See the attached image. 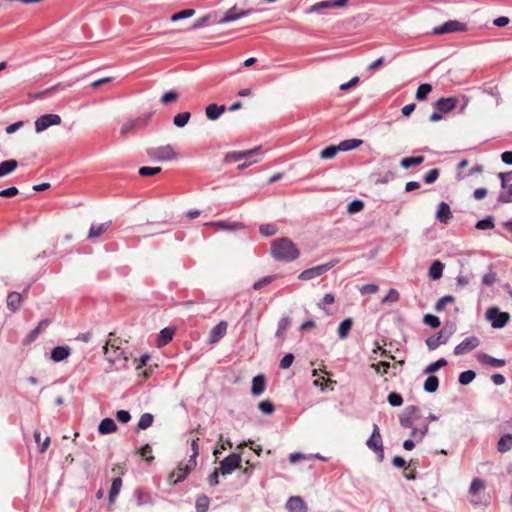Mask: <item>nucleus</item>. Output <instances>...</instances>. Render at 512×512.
I'll use <instances>...</instances> for the list:
<instances>
[{
  "label": "nucleus",
  "mask_w": 512,
  "mask_h": 512,
  "mask_svg": "<svg viewBox=\"0 0 512 512\" xmlns=\"http://www.w3.org/2000/svg\"><path fill=\"white\" fill-rule=\"evenodd\" d=\"M338 262H339L338 259H333V260L329 261L328 263L305 269L299 274L298 278L303 281L317 278V277L323 275L324 273H326L327 271H329Z\"/></svg>",
  "instance_id": "20e7f679"
},
{
  "label": "nucleus",
  "mask_w": 512,
  "mask_h": 512,
  "mask_svg": "<svg viewBox=\"0 0 512 512\" xmlns=\"http://www.w3.org/2000/svg\"><path fill=\"white\" fill-rule=\"evenodd\" d=\"M362 143H363V141L360 139H347V140L341 141L339 143V145H337V149H339V151H350V150L356 149Z\"/></svg>",
  "instance_id": "72a5a7b5"
},
{
  "label": "nucleus",
  "mask_w": 512,
  "mask_h": 512,
  "mask_svg": "<svg viewBox=\"0 0 512 512\" xmlns=\"http://www.w3.org/2000/svg\"><path fill=\"white\" fill-rule=\"evenodd\" d=\"M503 192L498 195V202L500 203H512V183H506L505 187H501Z\"/></svg>",
  "instance_id": "58836bf2"
},
{
  "label": "nucleus",
  "mask_w": 512,
  "mask_h": 512,
  "mask_svg": "<svg viewBox=\"0 0 512 512\" xmlns=\"http://www.w3.org/2000/svg\"><path fill=\"white\" fill-rule=\"evenodd\" d=\"M338 151L337 146H328L321 151L320 158L325 160L332 159L336 156Z\"/></svg>",
  "instance_id": "de8ad7c7"
},
{
  "label": "nucleus",
  "mask_w": 512,
  "mask_h": 512,
  "mask_svg": "<svg viewBox=\"0 0 512 512\" xmlns=\"http://www.w3.org/2000/svg\"><path fill=\"white\" fill-rule=\"evenodd\" d=\"M242 461L240 454L232 453L226 456L221 462L219 466V471L222 475L231 474L234 470H236Z\"/></svg>",
  "instance_id": "0eeeda50"
},
{
  "label": "nucleus",
  "mask_w": 512,
  "mask_h": 512,
  "mask_svg": "<svg viewBox=\"0 0 512 512\" xmlns=\"http://www.w3.org/2000/svg\"><path fill=\"white\" fill-rule=\"evenodd\" d=\"M477 358L481 363L495 367V368H499V367H502L505 365L504 359L495 358L486 353L478 354Z\"/></svg>",
  "instance_id": "b1692460"
},
{
  "label": "nucleus",
  "mask_w": 512,
  "mask_h": 512,
  "mask_svg": "<svg viewBox=\"0 0 512 512\" xmlns=\"http://www.w3.org/2000/svg\"><path fill=\"white\" fill-rule=\"evenodd\" d=\"M485 315L487 321H489L491 326L495 329L505 327L510 320V314L508 312H502L495 306L488 308Z\"/></svg>",
  "instance_id": "f03ea898"
},
{
  "label": "nucleus",
  "mask_w": 512,
  "mask_h": 512,
  "mask_svg": "<svg viewBox=\"0 0 512 512\" xmlns=\"http://www.w3.org/2000/svg\"><path fill=\"white\" fill-rule=\"evenodd\" d=\"M135 495L138 506L151 503V496L149 494L143 493L141 490H136Z\"/></svg>",
  "instance_id": "0e129e2a"
},
{
  "label": "nucleus",
  "mask_w": 512,
  "mask_h": 512,
  "mask_svg": "<svg viewBox=\"0 0 512 512\" xmlns=\"http://www.w3.org/2000/svg\"><path fill=\"white\" fill-rule=\"evenodd\" d=\"M228 324L225 321H220L212 328L209 334V343L215 344L227 333Z\"/></svg>",
  "instance_id": "f3484780"
},
{
  "label": "nucleus",
  "mask_w": 512,
  "mask_h": 512,
  "mask_svg": "<svg viewBox=\"0 0 512 512\" xmlns=\"http://www.w3.org/2000/svg\"><path fill=\"white\" fill-rule=\"evenodd\" d=\"M151 357L149 354L142 355L138 360H135L136 362V371L138 376H141L143 379H147L151 372L152 368H145L147 366V363L150 361Z\"/></svg>",
  "instance_id": "2eb2a0df"
},
{
  "label": "nucleus",
  "mask_w": 512,
  "mask_h": 512,
  "mask_svg": "<svg viewBox=\"0 0 512 512\" xmlns=\"http://www.w3.org/2000/svg\"><path fill=\"white\" fill-rule=\"evenodd\" d=\"M476 228L479 230H489L494 228L493 219L491 217H487L485 219L479 220L476 223Z\"/></svg>",
  "instance_id": "052dcab7"
},
{
  "label": "nucleus",
  "mask_w": 512,
  "mask_h": 512,
  "mask_svg": "<svg viewBox=\"0 0 512 512\" xmlns=\"http://www.w3.org/2000/svg\"><path fill=\"white\" fill-rule=\"evenodd\" d=\"M428 432V425L426 424L422 429H417L416 427L412 428L411 437L415 438L417 442L423 440L424 436Z\"/></svg>",
  "instance_id": "6e6d98bb"
},
{
  "label": "nucleus",
  "mask_w": 512,
  "mask_h": 512,
  "mask_svg": "<svg viewBox=\"0 0 512 512\" xmlns=\"http://www.w3.org/2000/svg\"><path fill=\"white\" fill-rule=\"evenodd\" d=\"M364 207V202L362 200H353L348 204L347 211L350 214H354L360 212Z\"/></svg>",
  "instance_id": "4d7b16f0"
},
{
  "label": "nucleus",
  "mask_w": 512,
  "mask_h": 512,
  "mask_svg": "<svg viewBox=\"0 0 512 512\" xmlns=\"http://www.w3.org/2000/svg\"><path fill=\"white\" fill-rule=\"evenodd\" d=\"M161 167H148V166H143V167H140L139 170H138V173L139 175L143 176V177H148V176H153V175H156L158 173L161 172Z\"/></svg>",
  "instance_id": "8fccbe9b"
},
{
  "label": "nucleus",
  "mask_w": 512,
  "mask_h": 512,
  "mask_svg": "<svg viewBox=\"0 0 512 512\" xmlns=\"http://www.w3.org/2000/svg\"><path fill=\"white\" fill-rule=\"evenodd\" d=\"M194 467L195 466H192V464L188 462V464L185 467H180L177 470L173 471L170 475V480L173 482V484H177L183 481L188 476L190 470Z\"/></svg>",
  "instance_id": "aec40b11"
},
{
  "label": "nucleus",
  "mask_w": 512,
  "mask_h": 512,
  "mask_svg": "<svg viewBox=\"0 0 512 512\" xmlns=\"http://www.w3.org/2000/svg\"><path fill=\"white\" fill-rule=\"evenodd\" d=\"M210 500L206 495L199 496L196 500V512H207Z\"/></svg>",
  "instance_id": "c03bdc74"
},
{
  "label": "nucleus",
  "mask_w": 512,
  "mask_h": 512,
  "mask_svg": "<svg viewBox=\"0 0 512 512\" xmlns=\"http://www.w3.org/2000/svg\"><path fill=\"white\" fill-rule=\"evenodd\" d=\"M260 148L255 147L253 149L245 150V151H233L229 152L225 155L224 161L226 163H233L241 160H248L251 157L258 154Z\"/></svg>",
  "instance_id": "ddd939ff"
},
{
  "label": "nucleus",
  "mask_w": 512,
  "mask_h": 512,
  "mask_svg": "<svg viewBox=\"0 0 512 512\" xmlns=\"http://www.w3.org/2000/svg\"><path fill=\"white\" fill-rule=\"evenodd\" d=\"M467 30L465 23L458 20H449L444 24L433 28V34L440 35L446 33L463 32Z\"/></svg>",
  "instance_id": "6e6552de"
},
{
  "label": "nucleus",
  "mask_w": 512,
  "mask_h": 512,
  "mask_svg": "<svg viewBox=\"0 0 512 512\" xmlns=\"http://www.w3.org/2000/svg\"><path fill=\"white\" fill-rule=\"evenodd\" d=\"M428 378L424 382V390L428 393H434L439 387V380L436 376L428 374Z\"/></svg>",
  "instance_id": "e433bc0d"
},
{
  "label": "nucleus",
  "mask_w": 512,
  "mask_h": 512,
  "mask_svg": "<svg viewBox=\"0 0 512 512\" xmlns=\"http://www.w3.org/2000/svg\"><path fill=\"white\" fill-rule=\"evenodd\" d=\"M116 429H117L116 423L111 418H104L98 426V431L102 435H106V434L115 432Z\"/></svg>",
  "instance_id": "c85d7f7f"
},
{
  "label": "nucleus",
  "mask_w": 512,
  "mask_h": 512,
  "mask_svg": "<svg viewBox=\"0 0 512 512\" xmlns=\"http://www.w3.org/2000/svg\"><path fill=\"white\" fill-rule=\"evenodd\" d=\"M71 354V350L67 346H56L51 351V359L54 362H60L68 358Z\"/></svg>",
  "instance_id": "4be33fe9"
},
{
  "label": "nucleus",
  "mask_w": 512,
  "mask_h": 512,
  "mask_svg": "<svg viewBox=\"0 0 512 512\" xmlns=\"http://www.w3.org/2000/svg\"><path fill=\"white\" fill-rule=\"evenodd\" d=\"M154 417L151 413H144L137 424L138 430H145L149 428L153 423Z\"/></svg>",
  "instance_id": "a19ab883"
},
{
  "label": "nucleus",
  "mask_w": 512,
  "mask_h": 512,
  "mask_svg": "<svg viewBox=\"0 0 512 512\" xmlns=\"http://www.w3.org/2000/svg\"><path fill=\"white\" fill-rule=\"evenodd\" d=\"M454 302V297L451 295H446L441 297L435 304V310L440 312L445 309L447 304H451Z\"/></svg>",
  "instance_id": "09e8293b"
},
{
  "label": "nucleus",
  "mask_w": 512,
  "mask_h": 512,
  "mask_svg": "<svg viewBox=\"0 0 512 512\" xmlns=\"http://www.w3.org/2000/svg\"><path fill=\"white\" fill-rule=\"evenodd\" d=\"M447 365V361L446 359L444 358H441L433 363H431L430 365H428L425 369H424V374H432L436 371H438L440 368L444 367Z\"/></svg>",
  "instance_id": "37998d69"
},
{
  "label": "nucleus",
  "mask_w": 512,
  "mask_h": 512,
  "mask_svg": "<svg viewBox=\"0 0 512 512\" xmlns=\"http://www.w3.org/2000/svg\"><path fill=\"white\" fill-rule=\"evenodd\" d=\"M452 217L453 215L450 206L445 202H441L436 213L437 220L440 223L447 224L452 219Z\"/></svg>",
  "instance_id": "6ab92c4d"
},
{
  "label": "nucleus",
  "mask_w": 512,
  "mask_h": 512,
  "mask_svg": "<svg viewBox=\"0 0 512 512\" xmlns=\"http://www.w3.org/2000/svg\"><path fill=\"white\" fill-rule=\"evenodd\" d=\"M178 99V93L175 91H167L161 97V103L168 105Z\"/></svg>",
  "instance_id": "13d9d810"
},
{
  "label": "nucleus",
  "mask_w": 512,
  "mask_h": 512,
  "mask_svg": "<svg viewBox=\"0 0 512 512\" xmlns=\"http://www.w3.org/2000/svg\"><path fill=\"white\" fill-rule=\"evenodd\" d=\"M485 483L480 478H475L472 480L470 488H469V494L473 497L471 499V503L474 505L482 504L483 501L481 497L478 495L480 491L484 490Z\"/></svg>",
  "instance_id": "4468645a"
},
{
  "label": "nucleus",
  "mask_w": 512,
  "mask_h": 512,
  "mask_svg": "<svg viewBox=\"0 0 512 512\" xmlns=\"http://www.w3.org/2000/svg\"><path fill=\"white\" fill-rule=\"evenodd\" d=\"M476 377V373L473 370H466L459 375V383L462 385L470 384Z\"/></svg>",
  "instance_id": "a18cd8bd"
},
{
  "label": "nucleus",
  "mask_w": 512,
  "mask_h": 512,
  "mask_svg": "<svg viewBox=\"0 0 512 512\" xmlns=\"http://www.w3.org/2000/svg\"><path fill=\"white\" fill-rule=\"evenodd\" d=\"M286 509L289 512H307L308 507L300 496H291L286 502Z\"/></svg>",
  "instance_id": "dca6fc26"
},
{
  "label": "nucleus",
  "mask_w": 512,
  "mask_h": 512,
  "mask_svg": "<svg viewBox=\"0 0 512 512\" xmlns=\"http://www.w3.org/2000/svg\"><path fill=\"white\" fill-rule=\"evenodd\" d=\"M388 403L393 407H399L403 404V398L402 396L397 392H391L388 395Z\"/></svg>",
  "instance_id": "5fc2aeb1"
},
{
  "label": "nucleus",
  "mask_w": 512,
  "mask_h": 512,
  "mask_svg": "<svg viewBox=\"0 0 512 512\" xmlns=\"http://www.w3.org/2000/svg\"><path fill=\"white\" fill-rule=\"evenodd\" d=\"M259 231L263 236L270 237L275 235L278 229L274 224H263L260 226Z\"/></svg>",
  "instance_id": "3c124183"
},
{
  "label": "nucleus",
  "mask_w": 512,
  "mask_h": 512,
  "mask_svg": "<svg viewBox=\"0 0 512 512\" xmlns=\"http://www.w3.org/2000/svg\"><path fill=\"white\" fill-rule=\"evenodd\" d=\"M18 166V162L14 159L5 160L0 163V177H4L12 173Z\"/></svg>",
  "instance_id": "473e14b6"
},
{
  "label": "nucleus",
  "mask_w": 512,
  "mask_h": 512,
  "mask_svg": "<svg viewBox=\"0 0 512 512\" xmlns=\"http://www.w3.org/2000/svg\"><path fill=\"white\" fill-rule=\"evenodd\" d=\"M113 473H118V475L112 480V484L109 490L108 500L109 504H113L115 502L116 497L118 496L121 488H122V478L121 475L124 474L123 467H115L112 469Z\"/></svg>",
  "instance_id": "9d476101"
},
{
  "label": "nucleus",
  "mask_w": 512,
  "mask_h": 512,
  "mask_svg": "<svg viewBox=\"0 0 512 512\" xmlns=\"http://www.w3.org/2000/svg\"><path fill=\"white\" fill-rule=\"evenodd\" d=\"M439 174H440V172H439V169H437V168H433V169L429 170L426 173V175L424 176L425 183H427V184L434 183L438 179Z\"/></svg>",
  "instance_id": "69168bd1"
},
{
  "label": "nucleus",
  "mask_w": 512,
  "mask_h": 512,
  "mask_svg": "<svg viewBox=\"0 0 512 512\" xmlns=\"http://www.w3.org/2000/svg\"><path fill=\"white\" fill-rule=\"evenodd\" d=\"M424 162V157L423 156H415V157H406V158H403L401 161H400V165L401 167H403L404 169H409L411 167H414V166H417V165H420Z\"/></svg>",
  "instance_id": "c9c22d12"
},
{
  "label": "nucleus",
  "mask_w": 512,
  "mask_h": 512,
  "mask_svg": "<svg viewBox=\"0 0 512 512\" xmlns=\"http://www.w3.org/2000/svg\"><path fill=\"white\" fill-rule=\"evenodd\" d=\"M431 91H432L431 84L424 83V84L419 85V87L416 91V99L419 101L425 100Z\"/></svg>",
  "instance_id": "79ce46f5"
},
{
  "label": "nucleus",
  "mask_w": 512,
  "mask_h": 512,
  "mask_svg": "<svg viewBox=\"0 0 512 512\" xmlns=\"http://www.w3.org/2000/svg\"><path fill=\"white\" fill-rule=\"evenodd\" d=\"M480 345V340L476 336H470L465 338L462 342H460L455 348H454V354L459 355H465L469 353L470 351L474 350Z\"/></svg>",
  "instance_id": "9b49d317"
},
{
  "label": "nucleus",
  "mask_w": 512,
  "mask_h": 512,
  "mask_svg": "<svg viewBox=\"0 0 512 512\" xmlns=\"http://www.w3.org/2000/svg\"><path fill=\"white\" fill-rule=\"evenodd\" d=\"M423 322L431 328H437L440 326L439 318L432 314H426L423 318Z\"/></svg>",
  "instance_id": "e2e57ef3"
},
{
  "label": "nucleus",
  "mask_w": 512,
  "mask_h": 512,
  "mask_svg": "<svg viewBox=\"0 0 512 512\" xmlns=\"http://www.w3.org/2000/svg\"><path fill=\"white\" fill-rule=\"evenodd\" d=\"M22 303V295L18 292H11L7 296V307L12 312H16Z\"/></svg>",
  "instance_id": "bb28decb"
},
{
  "label": "nucleus",
  "mask_w": 512,
  "mask_h": 512,
  "mask_svg": "<svg viewBox=\"0 0 512 512\" xmlns=\"http://www.w3.org/2000/svg\"><path fill=\"white\" fill-rule=\"evenodd\" d=\"M238 19H239V14L237 11V7L233 6L225 12V14L222 18L214 19L213 22H215L217 24H226V23L236 21Z\"/></svg>",
  "instance_id": "cd10ccee"
},
{
  "label": "nucleus",
  "mask_w": 512,
  "mask_h": 512,
  "mask_svg": "<svg viewBox=\"0 0 512 512\" xmlns=\"http://www.w3.org/2000/svg\"><path fill=\"white\" fill-rule=\"evenodd\" d=\"M152 116V112L144 113L136 119L130 120V129L144 127L148 124Z\"/></svg>",
  "instance_id": "f704fd0d"
},
{
  "label": "nucleus",
  "mask_w": 512,
  "mask_h": 512,
  "mask_svg": "<svg viewBox=\"0 0 512 512\" xmlns=\"http://www.w3.org/2000/svg\"><path fill=\"white\" fill-rule=\"evenodd\" d=\"M214 19H216V17L213 14H208V15L202 16L194 22L193 28H201V27L207 26L210 23H214L213 22Z\"/></svg>",
  "instance_id": "49530a36"
},
{
  "label": "nucleus",
  "mask_w": 512,
  "mask_h": 512,
  "mask_svg": "<svg viewBox=\"0 0 512 512\" xmlns=\"http://www.w3.org/2000/svg\"><path fill=\"white\" fill-rule=\"evenodd\" d=\"M389 367V362H379L371 364V368H373L380 375L386 374L388 372Z\"/></svg>",
  "instance_id": "338daca9"
},
{
  "label": "nucleus",
  "mask_w": 512,
  "mask_h": 512,
  "mask_svg": "<svg viewBox=\"0 0 512 512\" xmlns=\"http://www.w3.org/2000/svg\"><path fill=\"white\" fill-rule=\"evenodd\" d=\"M226 110L225 105L209 104L206 109V117L209 120H217Z\"/></svg>",
  "instance_id": "412c9836"
},
{
  "label": "nucleus",
  "mask_w": 512,
  "mask_h": 512,
  "mask_svg": "<svg viewBox=\"0 0 512 512\" xmlns=\"http://www.w3.org/2000/svg\"><path fill=\"white\" fill-rule=\"evenodd\" d=\"M512 449V434H504L497 442V451L506 453Z\"/></svg>",
  "instance_id": "c756f323"
},
{
  "label": "nucleus",
  "mask_w": 512,
  "mask_h": 512,
  "mask_svg": "<svg viewBox=\"0 0 512 512\" xmlns=\"http://www.w3.org/2000/svg\"><path fill=\"white\" fill-rule=\"evenodd\" d=\"M418 408L414 405L405 408L404 412L400 415L399 422L404 428H413L414 421L419 418Z\"/></svg>",
  "instance_id": "f8f14e48"
},
{
  "label": "nucleus",
  "mask_w": 512,
  "mask_h": 512,
  "mask_svg": "<svg viewBox=\"0 0 512 512\" xmlns=\"http://www.w3.org/2000/svg\"><path fill=\"white\" fill-rule=\"evenodd\" d=\"M147 154L152 160L157 162L169 161L177 156L173 146L170 144L149 148Z\"/></svg>",
  "instance_id": "7ed1b4c3"
},
{
  "label": "nucleus",
  "mask_w": 512,
  "mask_h": 512,
  "mask_svg": "<svg viewBox=\"0 0 512 512\" xmlns=\"http://www.w3.org/2000/svg\"><path fill=\"white\" fill-rule=\"evenodd\" d=\"M443 269L444 264L441 261L436 260L429 267L428 276L432 280H438L442 277Z\"/></svg>",
  "instance_id": "7c9ffc66"
},
{
  "label": "nucleus",
  "mask_w": 512,
  "mask_h": 512,
  "mask_svg": "<svg viewBox=\"0 0 512 512\" xmlns=\"http://www.w3.org/2000/svg\"><path fill=\"white\" fill-rule=\"evenodd\" d=\"M290 325V319L289 317H282L278 322V329L275 333V336L280 338L282 337V334L287 330V328Z\"/></svg>",
  "instance_id": "603ef678"
},
{
  "label": "nucleus",
  "mask_w": 512,
  "mask_h": 512,
  "mask_svg": "<svg viewBox=\"0 0 512 512\" xmlns=\"http://www.w3.org/2000/svg\"><path fill=\"white\" fill-rule=\"evenodd\" d=\"M366 445L368 446V448L370 450L374 451L377 454L379 461H383V459H384L383 442H382V437L380 434L379 427L376 424L373 425L372 434L369 437V439L367 440Z\"/></svg>",
  "instance_id": "39448f33"
},
{
  "label": "nucleus",
  "mask_w": 512,
  "mask_h": 512,
  "mask_svg": "<svg viewBox=\"0 0 512 512\" xmlns=\"http://www.w3.org/2000/svg\"><path fill=\"white\" fill-rule=\"evenodd\" d=\"M110 224H111L110 222H104V223H100V224H92L90 226L87 238L89 240H93V239L101 236L103 233L106 232V230L108 229Z\"/></svg>",
  "instance_id": "5701e85b"
},
{
  "label": "nucleus",
  "mask_w": 512,
  "mask_h": 512,
  "mask_svg": "<svg viewBox=\"0 0 512 512\" xmlns=\"http://www.w3.org/2000/svg\"><path fill=\"white\" fill-rule=\"evenodd\" d=\"M452 334V329L444 328L437 332L436 334L428 337L425 341L428 349L432 351L437 349L440 345L446 344L449 341Z\"/></svg>",
  "instance_id": "423d86ee"
},
{
  "label": "nucleus",
  "mask_w": 512,
  "mask_h": 512,
  "mask_svg": "<svg viewBox=\"0 0 512 512\" xmlns=\"http://www.w3.org/2000/svg\"><path fill=\"white\" fill-rule=\"evenodd\" d=\"M195 14V10L193 9H185V10H182L178 13H175L171 16V21L175 22V21H178V20H181V19H186V18H189L191 16H193Z\"/></svg>",
  "instance_id": "864d4df0"
},
{
  "label": "nucleus",
  "mask_w": 512,
  "mask_h": 512,
  "mask_svg": "<svg viewBox=\"0 0 512 512\" xmlns=\"http://www.w3.org/2000/svg\"><path fill=\"white\" fill-rule=\"evenodd\" d=\"M275 278H276L275 275L265 276L253 284V289L260 290L263 286L273 282L275 280Z\"/></svg>",
  "instance_id": "680f3d73"
},
{
  "label": "nucleus",
  "mask_w": 512,
  "mask_h": 512,
  "mask_svg": "<svg viewBox=\"0 0 512 512\" xmlns=\"http://www.w3.org/2000/svg\"><path fill=\"white\" fill-rule=\"evenodd\" d=\"M258 407L264 414H272L275 410L273 403L269 400L261 401Z\"/></svg>",
  "instance_id": "774afa93"
},
{
  "label": "nucleus",
  "mask_w": 512,
  "mask_h": 512,
  "mask_svg": "<svg viewBox=\"0 0 512 512\" xmlns=\"http://www.w3.org/2000/svg\"><path fill=\"white\" fill-rule=\"evenodd\" d=\"M61 123V117L57 114H44L36 119L35 131L41 133L51 126L59 125Z\"/></svg>",
  "instance_id": "1a4fd4ad"
},
{
  "label": "nucleus",
  "mask_w": 512,
  "mask_h": 512,
  "mask_svg": "<svg viewBox=\"0 0 512 512\" xmlns=\"http://www.w3.org/2000/svg\"><path fill=\"white\" fill-rule=\"evenodd\" d=\"M272 256L283 262H291L300 255L295 244L287 237H282L273 241L271 246Z\"/></svg>",
  "instance_id": "f257e3e1"
},
{
  "label": "nucleus",
  "mask_w": 512,
  "mask_h": 512,
  "mask_svg": "<svg viewBox=\"0 0 512 512\" xmlns=\"http://www.w3.org/2000/svg\"><path fill=\"white\" fill-rule=\"evenodd\" d=\"M265 377L264 375L260 374L253 378L252 380V387H251V393L254 396H259L265 391Z\"/></svg>",
  "instance_id": "a878e982"
},
{
  "label": "nucleus",
  "mask_w": 512,
  "mask_h": 512,
  "mask_svg": "<svg viewBox=\"0 0 512 512\" xmlns=\"http://www.w3.org/2000/svg\"><path fill=\"white\" fill-rule=\"evenodd\" d=\"M191 117L189 112H182L174 116L173 123L178 128H183L187 125Z\"/></svg>",
  "instance_id": "ea45409f"
},
{
  "label": "nucleus",
  "mask_w": 512,
  "mask_h": 512,
  "mask_svg": "<svg viewBox=\"0 0 512 512\" xmlns=\"http://www.w3.org/2000/svg\"><path fill=\"white\" fill-rule=\"evenodd\" d=\"M457 103L458 100L455 97L440 98L437 100L435 107L441 113H448L456 107Z\"/></svg>",
  "instance_id": "a211bd4d"
},
{
  "label": "nucleus",
  "mask_w": 512,
  "mask_h": 512,
  "mask_svg": "<svg viewBox=\"0 0 512 512\" xmlns=\"http://www.w3.org/2000/svg\"><path fill=\"white\" fill-rule=\"evenodd\" d=\"M174 333H175L174 328L166 327V328L162 329L157 338V346L163 347V346L167 345L173 339Z\"/></svg>",
  "instance_id": "393cba45"
},
{
  "label": "nucleus",
  "mask_w": 512,
  "mask_h": 512,
  "mask_svg": "<svg viewBox=\"0 0 512 512\" xmlns=\"http://www.w3.org/2000/svg\"><path fill=\"white\" fill-rule=\"evenodd\" d=\"M353 325L352 319H344L338 326V336L340 339H345Z\"/></svg>",
  "instance_id": "4c0bfd02"
},
{
  "label": "nucleus",
  "mask_w": 512,
  "mask_h": 512,
  "mask_svg": "<svg viewBox=\"0 0 512 512\" xmlns=\"http://www.w3.org/2000/svg\"><path fill=\"white\" fill-rule=\"evenodd\" d=\"M137 453H139L140 456L144 458L147 463H151L154 459V457L151 455L152 448L148 444L143 446L139 451H137Z\"/></svg>",
  "instance_id": "bf43d9fd"
},
{
  "label": "nucleus",
  "mask_w": 512,
  "mask_h": 512,
  "mask_svg": "<svg viewBox=\"0 0 512 512\" xmlns=\"http://www.w3.org/2000/svg\"><path fill=\"white\" fill-rule=\"evenodd\" d=\"M206 226H216L222 230H237L243 228V224L240 222H226V221H216V222H208L205 223Z\"/></svg>",
  "instance_id": "2f4dec72"
}]
</instances>
